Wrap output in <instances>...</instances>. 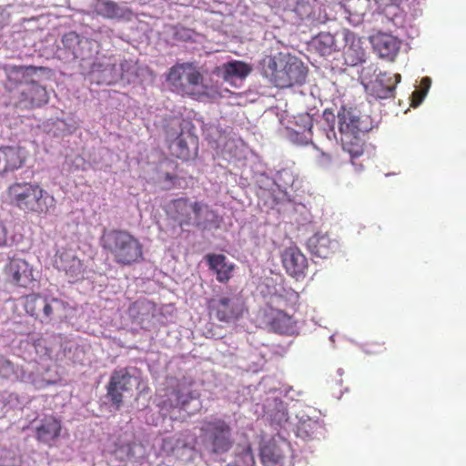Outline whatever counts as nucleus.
<instances>
[{"instance_id":"f257e3e1","label":"nucleus","mask_w":466,"mask_h":466,"mask_svg":"<svg viewBox=\"0 0 466 466\" xmlns=\"http://www.w3.org/2000/svg\"><path fill=\"white\" fill-rule=\"evenodd\" d=\"M43 66H6L4 71L6 75L7 90L11 94L15 107L20 109H34L41 107L49 101L46 86L34 79L38 71H44Z\"/></svg>"},{"instance_id":"f03ea898","label":"nucleus","mask_w":466,"mask_h":466,"mask_svg":"<svg viewBox=\"0 0 466 466\" xmlns=\"http://www.w3.org/2000/svg\"><path fill=\"white\" fill-rule=\"evenodd\" d=\"M260 75L279 88L290 87L305 82L307 66L295 56L278 52L264 56L258 66Z\"/></svg>"},{"instance_id":"7ed1b4c3","label":"nucleus","mask_w":466,"mask_h":466,"mask_svg":"<svg viewBox=\"0 0 466 466\" xmlns=\"http://www.w3.org/2000/svg\"><path fill=\"white\" fill-rule=\"evenodd\" d=\"M8 203L25 213L46 215L55 207V198L38 183L14 182L6 188Z\"/></svg>"},{"instance_id":"20e7f679","label":"nucleus","mask_w":466,"mask_h":466,"mask_svg":"<svg viewBox=\"0 0 466 466\" xmlns=\"http://www.w3.org/2000/svg\"><path fill=\"white\" fill-rule=\"evenodd\" d=\"M103 248L121 267H129L144 259V247L140 240L126 229H112L103 238Z\"/></svg>"},{"instance_id":"39448f33","label":"nucleus","mask_w":466,"mask_h":466,"mask_svg":"<svg viewBox=\"0 0 466 466\" xmlns=\"http://www.w3.org/2000/svg\"><path fill=\"white\" fill-rule=\"evenodd\" d=\"M200 432L204 449L211 456L226 454L234 445L232 427L222 418L204 420Z\"/></svg>"},{"instance_id":"423d86ee","label":"nucleus","mask_w":466,"mask_h":466,"mask_svg":"<svg viewBox=\"0 0 466 466\" xmlns=\"http://www.w3.org/2000/svg\"><path fill=\"white\" fill-rule=\"evenodd\" d=\"M167 81L182 96L195 98L203 94L199 87L203 86L204 77L195 63H177L169 68Z\"/></svg>"},{"instance_id":"0eeeda50","label":"nucleus","mask_w":466,"mask_h":466,"mask_svg":"<svg viewBox=\"0 0 466 466\" xmlns=\"http://www.w3.org/2000/svg\"><path fill=\"white\" fill-rule=\"evenodd\" d=\"M209 315L220 322L238 320L244 313V302L236 294H220L209 299L207 303Z\"/></svg>"},{"instance_id":"6e6552de","label":"nucleus","mask_w":466,"mask_h":466,"mask_svg":"<svg viewBox=\"0 0 466 466\" xmlns=\"http://www.w3.org/2000/svg\"><path fill=\"white\" fill-rule=\"evenodd\" d=\"M3 275L5 282L20 288H27L35 281L33 268L20 258H10L3 268Z\"/></svg>"},{"instance_id":"1a4fd4ad","label":"nucleus","mask_w":466,"mask_h":466,"mask_svg":"<svg viewBox=\"0 0 466 466\" xmlns=\"http://www.w3.org/2000/svg\"><path fill=\"white\" fill-rule=\"evenodd\" d=\"M168 148L171 155L182 160L190 159L195 155L198 137L189 131L180 129L179 132L167 131Z\"/></svg>"},{"instance_id":"9d476101","label":"nucleus","mask_w":466,"mask_h":466,"mask_svg":"<svg viewBox=\"0 0 466 466\" xmlns=\"http://www.w3.org/2000/svg\"><path fill=\"white\" fill-rule=\"evenodd\" d=\"M87 75L90 81L98 86L115 84L121 77L115 59L106 56L96 58L92 63Z\"/></svg>"},{"instance_id":"9b49d317","label":"nucleus","mask_w":466,"mask_h":466,"mask_svg":"<svg viewBox=\"0 0 466 466\" xmlns=\"http://www.w3.org/2000/svg\"><path fill=\"white\" fill-rule=\"evenodd\" d=\"M132 375L127 368L115 370L106 385V397L115 407L119 410L123 404L124 392L131 390Z\"/></svg>"},{"instance_id":"f8f14e48","label":"nucleus","mask_w":466,"mask_h":466,"mask_svg":"<svg viewBox=\"0 0 466 466\" xmlns=\"http://www.w3.org/2000/svg\"><path fill=\"white\" fill-rule=\"evenodd\" d=\"M28 157L27 150L21 146L0 147V175L14 172L24 167Z\"/></svg>"},{"instance_id":"ddd939ff","label":"nucleus","mask_w":466,"mask_h":466,"mask_svg":"<svg viewBox=\"0 0 466 466\" xmlns=\"http://www.w3.org/2000/svg\"><path fill=\"white\" fill-rule=\"evenodd\" d=\"M282 266L288 275L299 279L305 277L309 262L306 256L296 246L286 248L280 254Z\"/></svg>"},{"instance_id":"4468645a","label":"nucleus","mask_w":466,"mask_h":466,"mask_svg":"<svg viewBox=\"0 0 466 466\" xmlns=\"http://www.w3.org/2000/svg\"><path fill=\"white\" fill-rule=\"evenodd\" d=\"M193 224L196 228L206 231L219 227V217L217 211L212 209L208 203L204 201L193 202Z\"/></svg>"},{"instance_id":"2eb2a0df","label":"nucleus","mask_w":466,"mask_h":466,"mask_svg":"<svg viewBox=\"0 0 466 466\" xmlns=\"http://www.w3.org/2000/svg\"><path fill=\"white\" fill-rule=\"evenodd\" d=\"M307 247L312 255L328 258L337 252L339 244L328 234L316 233L308 239Z\"/></svg>"},{"instance_id":"dca6fc26","label":"nucleus","mask_w":466,"mask_h":466,"mask_svg":"<svg viewBox=\"0 0 466 466\" xmlns=\"http://www.w3.org/2000/svg\"><path fill=\"white\" fill-rule=\"evenodd\" d=\"M401 76L400 74H390L387 72H380L375 81L370 85L371 93L374 96L380 99H386L393 96L395 87L400 82Z\"/></svg>"},{"instance_id":"f3484780","label":"nucleus","mask_w":466,"mask_h":466,"mask_svg":"<svg viewBox=\"0 0 466 466\" xmlns=\"http://www.w3.org/2000/svg\"><path fill=\"white\" fill-rule=\"evenodd\" d=\"M58 270L64 271L70 282L81 279L84 275L82 261L69 251L61 252L56 258Z\"/></svg>"},{"instance_id":"a211bd4d","label":"nucleus","mask_w":466,"mask_h":466,"mask_svg":"<svg viewBox=\"0 0 466 466\" xmlns=\"http://www.w3.org/2000/svg\"><path fill=\"white\" fill-rule=\"evenodd\" d=\"M61 421L54 416L46 417L35 429V438L39 442L52 446L60 437Z\"/></svg>"},{"instance_id":"6ab92c4d","label":"nucleus","mask_w":466,"mask_h":466,"mask_svg":"<svg viewBox=\"0 0 466 466\" xmlns=\"http://www.w3.org/2000/svg\"><path fill=\"white\" fill-rule=\"evenodd\" d=\"M346 46L343 51L344 62L349 66H356L365 62L366 51L362 46L361 39L354 34H347Z\"/></svg>"},{"instance_id":"aec40b11","label":"nucleus","mask_w":466,"mask_h":466,"mask_svg":"<svg viewBox=\"0 0 466 466\" xmlns=\"http://www.w3.org/2000/svg\"><path fill=\"white\" fill-rule=\"evenodd\" d=\"M206 260L209 268L216 273V278L218 282L226 283L231 279L235 267L227 260L225 255L208 254Z\"/></svg>"},{"instance_id":"412c9836","label":"nucleus","mask_w":466,"mask_h":466,"mask_svg":"<svg viewBox=\"0 0 466 466\" xmlns=\"http://www.w3.org/2000/svg\"><path fill=\"white\" fill-rule=\"evenodd\" d=\"M173 219L181 228L193 224V202L187 198H179L172 201Z\"/></svg>"},{"instance_id":"4be33fe9","label":"nucleus","mask_w":466,"mask_h":466,"mask_svg":"<svg viewBox=\"0 0 466 466\" xmlns=\"http://www.w3.org/2000/svg\"><path fill=\"white\" fill-rule=\"evenodd\" d=\"M374 49L380 57L393 59L399 52L400 43L396 37L391 35L379 33L372 37Z\"/></svg>"},{"instance_id":"5701e85b","label":"nucleus","mask_w":466,"mask_h":466,"mask_svg":"<svg viewBox=\"0 0 466 466\" xmlns=\"http://www.w3.org/2000/svg\"><path fill=\"white\" fill-rule=\"evenodd\" d=\"M218 70L222 72V78L229 82L234 78L244 79L252 72V66L240 60L224 63Z\"/></svg>"},{"instance_id":"b1692460","label":"nucleus","mask_w":466,"mask_h":466,"mask_svg":"<svg viewBox=\"0 0 466 466\" xmlns=\"http://www.w3.org/2000/svg\"><path fill=\"white\" fill-rule=\"evenodd\" d=\"M323 432L322 423L309 417L301 418L296 427V435L304 441L319 439L323 435Z\"/></svg>"},{"instance_id":"393cba45","label":"nucleus","mask_w":466,"mask_h":466,"mask_svg":"<svg viewBox=\"0 0 466 466\" xmlns=\"http://www.w3.org/2000/svg\"><path fill=\"white\" fill-rule=\"evenodd\" d=\"M285 453L275 441L265 444L260 451V459L264 466H284Z\"/></svg>"},{"instance_id":"a878e982","label":"nucleus","mask_w":466,"mask_h":466,"mask_svg":"<svg viewBox=\"0 0 466 466\" xmlns=\"http://www.w3.org/2000/svg\"><path fill=\"white\" fill-rule=\"evenodd\" d=\"M339 129L341 136L360 135L362 132L360 119L352 111L343 109L338 114Z\"/></svg>"},{"instance_id":"bb28decb","label":"nucleus","mask_w":466,"mask_h":466,"mask_svg":"<svg viewBox=\"0 0 466 466\" xmlns=\"http://www.w3.org/2000/svg\"><path fill=\"white\" fill-rule=\"evenodd\" d=\"M272 330L280 334H293L296 329V321L293 317L283 310H275L269 320Z\"/></svg>"},{"instance_id":"cd10ccee","label":"nucleus","mask_w":466,"mask_h":466,"mask_svg":"<svg viewBox=\"0 0 466 466\" xmlns=\"http://www.w3.org/2000/svg\"><path fill=\"white\" fill-rule=\"evenodd\" d=\"M62 42L66 48L72 49L75 56L85 59L86 55L83 49L91 47L92 41L87 38L81 37L76 32H69L63 35Z\"/></svg>"},{"instance_id":"c85d7f7f","label":"nucleus","mask_w":466,"mask_h":466,"mask_svg":"<svg viewBox=\"0 0 466 466\" xmlns=\"http://www.w3.org/2000/svg\"><path fill=\"white\" fill-rule=\"evenodd\" d=\"M342 148L351 158L360 157L364 152V142L360 135L341 136Z\"/></svg>"},{"instance_id":"c756f323","label":"nucleus","mask_w":466,"mask_h":466,"mask_svg":"<svg viewBox=\"0 0 466 466\" xmlns=\"http://www.w3.org/2000/svg\"><path fill=\"white\" fill-rule=\"evenodd\" d=\"M46 299V297L35 293L25 296L24 299V309L25 312L35 319H40Z\"/></svg>"},{"instance_id":"7c9ffc66","label":"nucleus","mask_w":466,"mask_h":466,"mask_svg":"<svg viewBox=\"0 0 466 466\" xmlns=\"http://www.w3.org/2000/svg\"><path fill=\"white\" fill-rule=\"evenodd\" d=\"M94 10L104 18L114 19L121 16L120 7L112 0H96Z\"/></svg>"},{"instance_id":"2f4dec72","label":"nucleus","mask_w":466,"mask_h":466,"mask_svg":"<svg viewBox=\"0 0 466 466\" xmlns=\"http://www.w3.org/2000/svg\"><path fill=\"white\" fill-rule=\"evenodd\" d=\"M64 309L65 303L63 300L56 298H46L40 318L41 322L47 323L51 321L56 312L63 311Z\"/></svg>"},{"instance_id":"473e14b6","label":"nucleus","mask_w":466,"mask_h":466,"mask_svg":"<svg viewBox=\"0 0 466 466\" xmlns=\"http://www.w3.org/2000/svg\"><path fill=\"white\" fill-rule=\"evenodd\" d=\"M255 458L249 444L238 446L233 466H255Z\"/></svg>"},{"instance_id":"72a5a7b5","label":"nucleus","mask_w":466,"mask_h":466,"mask_svg":"<svg viewBox=\"0 0 466 466\" xmlns=\"http://www.w3.org/2000/svg\"><path fill=\"white\" fill-rule=\"evenodd\" d=\"M315 0H297L294 6V12L300 19L310 17L314 14Z\"/></svg>"},{"instance_id":"f704fd0d","label":"nucleus","mask_w":466,"mask_h":466,"mask_svg":"<svg viewBox=\"0 0 466 466\" xmlns=\"http://www.w3.org/2000/svg\"><path fill=\"white\" fill-rule=\"evenodd\" d=\"M172 395L174 397V400H169V407L172 409H183L189 401L188 397L182 394L178 390H174L172 391Z\"/></svg>"},{"instance_id":"c9c22d12","label":"nucleus","mask_w":466,"mask_h":466,"mask_svg":"<svg viewBox=\"0 0 466 466\" xmlns=\"http://www.w3.org/2000/svg\"><path fill=\"white\" fill-rule=\"evenodd\" d=\"M15 372V365L5 357H0V377L9 379Z\"/></svg>"},{"instance_id":"e433bc0d","label":"nucleus","mask_w":466,"mask_h":466,"mask_svg":"<svg viewBox=\"0 0 466 466\" xmlns=\"http://www.w3.org/2000/svg\"><path fill=\"white\" fill-rule=\"evenodd\" d=\"M317 42L320 46H324L322 48L319 46L321 52H329L334 45V38L330 34H319L317 37Z\"/></svg>"},{"instance_id":"4c0bfd02","label":"nucleus","mask_w":466,"mask_h":466,"mask_svg":"<svg viewBox=\"0 0 466 466\" xmlns=\"http://www.w3.org/2000/svg\"><path fill=\"white\" fill-rule=\"evenodd\" d=\"M29 378H30V383L35 388V389H45L46 388L47 386H50L52 384H54V381H51V380H45V379H40V378H33L32 377V374L29 375Z\"/></svg>"},{"instance_id":"58836bf2","label":"nucleus","mask_w":466,"mask_h":466,"mask_svg":"<svg viewBox=\"0 0 466 466\" xmlns=\"http://www.w3.org/2000/svg\"><path fill=\"white\" fill-rule=\"evenodd\" d=\"M317 149L319 151V155L317 158L318 166H319L320 167H328L332 160L331 156L328 153H325V152L319 150L318 147H317Z\"/></svg>"},{"instance_id":"ea45409f","label":"nucleus","mask_w":466,"mask_h":466,"mask_svg":"<svg viewBox=\"0 0 466 466\" xmlns=\"http://www.w3.org/2000/svg\"><path fill=\"white\" fill-rule=\"evenodd\" d=\"M323 117L327 121L328 124H331L329 127V131L332 133L333 137H335V131H334V121H335V116L331 111L325 110L323 113Z\"/></svg>"},{"instance_id":"a19ab883","label":"nucleus","mask_w":466,"mask_h":466,"mask_svg":"<svg viewBox=\"0 0 466 466\" xmlns=\"http://www.w3.org/2000/svg\"><path fill=\"white\" fill-rule=\"evenodd\" d=\"M7 244V229L4 221L0 218V248Z\"/></svg>"},{"instance_id":"79ce46f5","label":"nucleus","mask_w":466,"mask_h":466,"mask_svg":"<svg viewBox=\"0 0 466 466\" xmlns=\"http://www.w3.org/2000/svg\"><path fill=\"white\" fill-rule=\"evenodd\" d=\"M304 119H305V123H306L305 127H307L309 132H310L311 128H312V126H313L312 119L310 118V116L309 115H306L304 116Z\"/></svg>"},{"instance_id":"37998d69","label":"nucleus","mask_w":466,"mask_h":466,"mask_svg":"<svg viewBox=\"0 0 466 466\" xmlns=\"http://www.w3.org/2000/svg\"><path fill=\"white\" fill-rule=\"evenodd\" d=\"M421 84L428 89L431 85V79L429 77H425L421 80Z\"/></svg>"},{"instance_id":"c03bdc74","label":"nucleus","mask_w":466,"mask_h":466,"mask_svg":"<svg viewBox=\"0 0 466 466\" xmlns=\"http://www.w3.org/2000/svg\"><path fill=\"white\" fill-rule=\"evenodd\" d=\"M368 352H370V353H375V352H379L380 351V349L379 350H372V349H368L367 350Z\"/></svg>"},{"instance_id":"a18cd8bd","label":"nucleus","mask_w":466,"mask_h":466,"mask_svg":"<svg viewBox=\"0 0 466 466\" xmlns=\"http://www.w3.org/2000/svg\"><path fill=\"white\" fill-rule=\"evenodd\" d=\"M170 441H171L170 439H165V440H164V444H167V443H169V442H170Z\"/></svg>"},{"instance_id":"49530a36","label":"nucleus","mask_w":466,"mask_h":466,"mask_svg":"<svg viewBox=\"0 0 466 466\" xmlns=\"http://www.w3.org/2000/svg\"><path fill=\"white\" fill-rule=\"evenodd\" d=\"M374 345L378 346L380 349V348H383V344L374 343Z\"/></svg>"},{"instance_id":"de8ad7c7","label":"nucleus","mask_w":466,"mask_h":466,"mask_svg":"<svg viewBox=\"0 0 466 466\" xmlns=\"http://www.w3.org/2000/svg\"><path fill=\"white\" fill-rule=\"evenodd\" d=\"M416 95H420V92H419V91H415V92L413 93V96H416Z\"/></svg>"},{"instance_id":"09e8293b","label":"nucleus","mask_w":466,"mask_h":466,"mask_svg":"<svg viewBox=\"0 0 466 466\" xmlns=\"http://www.w3.org/2000/svg\"><path fill=\"white\" fill-rule=\"evenodd\" d=\"M391 1H392L393 3H395V2H396V0H391Z\"/></svg>"}]
</instances>
